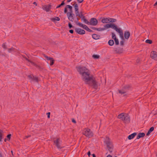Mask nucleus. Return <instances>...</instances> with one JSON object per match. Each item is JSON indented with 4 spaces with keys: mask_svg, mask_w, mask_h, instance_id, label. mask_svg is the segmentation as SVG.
I'll list each match as a JSON object with an SVG mask.
<instances>
[{
    "mask_svg": "<svg viewBox=\"0 0 157 157\" xmlns=\"http://www.w3.org/2000/svg\"><path fill=\"white\" fill-rule=\"evenodd\" d=\"M76 69L85 84L92 86L95 89H97L100 86L96 77L90 74V71L88 68L85 66H79L77 67Z\"/></svg>",
    "mask_w": 157,
    "mask_h": 157,
    "instance_id": "f257e3e1",
    "label": "nucleus"
},
{
    "mask_svg": "<svg viewBox=\"0 0 157 157\" xmlns=\"http://www.w3.org/2000/svg\"><path fill=\"white\" fill-rule=\"evenodd\" d=\"M64 13H67V15L68 20L73 22L74 21V18L73 16L72 7V6L67 5L64 9Z\"/></svg>",
    "mask_w": 157,
    "mask_h": 157,
    "instance_id": "f03ea898",
    "label": "nucleus"
},
{
    "mask_svg": "<svg viewBox=\"0 0 157 157\" xmlns=\"http://www.w3.org/2000/svg\"><path fill=\"white\" fill-rule=\"evenodd\" d=\"M117 26L114 23H110L107 24L104 26L103 28H96L92 27V29L95 30H96L98 31H103L106 30L108 29L111 28L115 30Z\"/></svg>",
    "mask_w": 157,
    "mask_h": 157,
    "instance_id": "7ed1b4c3",
    "label": "nucleus"
},
{
    "mask_svg": "<svg viewBox=\"0 0 157 157\" xmlns=\"http://www.w3.org/2000/svg\"><path fill=\"white\" fill-rule=\"evenodd\" d=\"M117 118L121 119L125 123H128L130 121V117L128 114L122 113L119 114Z\"/></svg>",
    "mask_w": 157,
    "mask_h": 157,
    "instance_id": "20e7f679",
    "label": "nucleus"
},
{
    "mask_svg": "<svg viewBox=\"0 0 157 157\" xmlns=\"http://www.w3.org/2000/svg\"><path fill=\"white\" fill-rule=\"evenodd\" d=\"M115 30L119 34L120 37L121 39L120 42V44L122 46L123 45L124 43V39L122 30L121 28L118 27L117 26Z\"/></svg>",
    "mask_w": 157,
    "mask_h": 157,
    "instance_id": "39448f33",
    "label": "nucleus"
},
{
    "mask_svg": "<svg viewBox=\"0 0 157 157\" xmlns=\"http://www.w3.org/2000/svg\"><path fill=\"white\" fill-rule=\"evenodd\" d=\"M131 88V86L129 85H124L123 86L121 89L119 90V92L121 94H124V96L126 95L127 92Z\"/></svg>",
    "mask_w": 157,
    "mask_h": 157,
    "instance_id": "423d86ee",
    "label": "nucleus"
},
{
    "mask_svg": "<svg viewBox=\"0 0 157 157\" xmlns=\"http://www.w3.org/2000/svg\"><path fill=\"white\" fill-rule=\"evenodd\" d=\"M83 134L88 138H91L93 136L94 133L90 129L88 128H85L83 131Z\"/></svg>",
    "mask_w": 157,
    "mask_h": 157,
    "instance_id": "0eeeda50",
    "label": "nucleus"
},
{
    "mask_svg": "<svg viewBox=\"0 0 157 157\" xmlns=\"http://www.w3.org/2000/svg\"><path fill=\"white\" fill-rule=\"evenodd\" d=\"M61 140L59 138H57L54 140V143L57 148L59 149H61L64 147V146L61 144Z\"/></svg>",
    "mask_w": 157,
    "mask_h": 157,
    "instance_id": "6e6552de",
    "label": "nucleus"
},
{
    "mask_svg": "<svg viewBox=\"0 0 157 157\" xmlns=\"http://www.w3.org/2000/svg\"><path fill=\"white\" fill-rule=\"evenodd\" d=\"M115 19L109 17H103L102 19L101 22L103 24H106L109 23H113L116 21Z\"/></svg>",
    "mask_w": 157,
    "mask_h": 157,
    "instance_id": "1a4fd4ad",
    "label": "nucleus"
},
{
    "mask_svg": "<svg viewBox=\"0 0 157 157\" xmlns=\"http://www.w3.org/2000/svg\"><path fill=\"white\" fill-rule=\"evenodd\" d=\"M98 22L97 20L94 18H92L90 21L89 25L92 26H96L98 24Z\"/></svg>",
    "mask_w": 157,
    "mask_h": 157,
    "instance_id": "9d476101",
    "label": "nucleus"
},
{
    "mask_svg": "<svg viewBox=\"0 0 157 157\" xmlns=\"http://www.w3.org/2000/svg\"><path fill=\"white\" fill-rule=\"evenodd\" d=\"M29 79L31 81H35L38 82L39 81V79L38 77L36 76H34L32 75H29L28 76Z\"/></svg>",
    "mask_w": 157,
    "mask_h": 157,
    "instance_id": "9b49d317",
    "label": "nucleus"
},
{
    "mask_svg": "<svg viewBox=\"0 0 157 157\" xmlns=\"http://www.w3.org/2000/svg\"><path fill=\"white\" fill-rule=\"evenodd\" d=\"M150 57L152 59L157 60V52L154 51H152L151 53Z\"/></svg>",
    "mask_w": 157,
    "mask_h": 157,
    "instance_id": "f8f14e48",
    "label": "nucleus"
},
{
    "mask_svg": "<svg viewBox=\"0 0 157 157\" xmlns=\"http://www.w3.org/2000/svg\"><path fill=\"white\" fill-rule=\"evenodd\" d=\"M112 38L114 40L115 44L117 45L119 44L118 39L117 38L116 34L113 32L111 33Z\"/></svg>",
    "mask_w": 157,
    "mask_h": 157,
    "instance_id": "ddd939ff",
    "label": "nucleus"
},
{
    "mask_svg": "<svg viewBox=\"0 0 157 157\" xmlns=\"http://www.w3.org/2000/svg\"><path fill=\"white\" fill-rule=\"evenodd\" d=\"M51 5L50 4L44 5L42 7V9L47 12L51 11Z\"/></svg>",
    "mask_w": 157,
    "mask_h": 157,
    "instance_id": "4468645a",
    "label": "nucleus"
},
{
    "mask_svg": "<svg viewBox=\"0 0 157 157\" xmlns=\"http://www.w3.org/2000/svg\"><path fill=\"white\" fill-rule=\"evenodd\" d=\"M75 32L80 35L84 34L85 33V31L80 28H77L75 29Z\"/></svg>",
    "mask_w": 157,
    "mask_h": 157,
    "instance_id": "2eb2a0df",
    "label": "nucleus"
},
{
    "mask_svg": "<svg viewBox=\"0 0 157 157\" xmlns=\"http://www.w3.org/2000/svg\"><path fill=\"white\" fill-rule=\"evenodd\" d=\"M104 142L107 145L108 147L110 144V141L109 138L108 137H106L104 138Z\"/></svg>",
    "mask_w": 157,
    "mask_h": 157,
    "instance_id": "dca6fc26",
    "label": "nucleus"
},
{
    "mask_svg": "<svg viewBox=\"0 0 157 157\" xmlns=\"http://www.w3.org/2000/svg\"><path fill=\"white\" fill-rule=\"evenodd\" d=\"M73 5L74 6L75 10L76 15L77 16H79L78 14V4L76 3H75Z\"/></svg>",
    "mask_w": 157,
    "mask_h": 157,
    "instance_id": "f3484780",
    "label": "nucleus"
},
{
    "mask_svg": "<svg viewBox=\"0 0 157 157\" xmlns=\"http://www.w3.org/2000/svg\"><path fill=\"white\" fill-rule=\"evenodd\" d=\"M130 36V33L129 31H126L124 32V38L126 40H128Z\"/></svg>",
    "mask_w": 157,
    "mask_h": 157,
    "instance_id": "a211bd4d",
    "label": "nucleus"
},
{
    "mask_svg": "<svg viewBox=\"0 0 157 157\" xmlns=\"http://www.w3.org/2000/svg\"><path fill=\"white\" fill-rule=\"evenodd\" d=\"M145 136V134L144 132L139 133L138 134L136 137V139H139L140 138L143 137Z\"/></svg>",
    "mask_w": 157,
    "mask_h": 157,
    "instance_id": "6ab92c4d",
    "label": "nucleus"
},
{
    "mask_svg": "<svg viewBox=\"0 0 157 157\" xmlns=\"http://www.w3.org/2000/svg\"><path fill=\"white\" fill-rule=\"evenodd\" d=\"M136 135L137 133L136 132H134L131 135H129L128 136V139L129 140H131L133 139Z\"/></svg>",
    "mask_w": 157,
    "mask_h": 157,
    "instance_id": "aec40b11",
    "label": "nucleus"
},
{
    "mask_svg": "<svg viewBox=\"0 0 157 157\" xmlns=\"http://www.w3.org/2000/svg\"><path fill=\"white\" fill-rule=\"evenodd\" d=\"M82 20L87 25H89L90 21H88L87 19H86L84 16H83L82 18Z\"/></svg>",
    "mask_w": 157,
    "mask_h": 157,
    "instance_id": "412c9836",
    "label": "nucleus"
},
{
    "mask_svg": "<svg viewBox=\"0 0 157 157\" xmlns=\"http://www.w3.org/2000/svg\"><path fill=\"white\" fill-rule=\"evenodd\" d=\"M50 19L52 21L54 22H55L56 21H59L60 20L59 18L58 17H52Z\"/></svg>",
    "mask_w": 157,
    "mask_h": 157,
    "instance_id": "4be33fe9",
    "label": "nucleus"
},
{
    "mask_svg": "<svg viewBox=\"0 0 157 157\" xmlns=\"http://www.w3.org/2000/svg\"><path fill=\"white\" fill-rule=\"evenodd\" d=\"M92 57L94 59H98L100 58V56L98 54H94L92 56Z\"/></svg>",
    "mask_w": 157,
    "mask_h": 157,
    "instance_id": "5701e85b",
    "label": "nucleus"
},
{
    "mask_svg": "<svg viewBox=\"0 0 157 157\" xmlns=\"http://www.w3.org/2000/svg\"><path fill=\"white\" fill-rule=\"evenodd\" d=\"M100 36L96 34H93L92 35V37L95 40H98L100 38Z\"/></svg>",
    "mask_w": 157,
    "mask_h": 157,
    "instance_id": "b1692460",
    "label": "nucleus"
},
{
    "mask_svg": "<svg viewBox=\"0 0 157 157\" xmlns=\"http://www.w3.org/2000/svg\"><path fill=\"white\" fill-rule=\"evenodd\" d=\"M154 130V128L153 127H151L150 129H149L147 132L146 134L147 136H149L151 133Z\"/></svg>",
    "mask_w": 157,
    "mask_h": 157,
    "instance_id": "393cba45",
    "label": "nucleus"
},
{
    "mask_svg": "<svg viewBox=\"0 0 157 157\" xmlns=\"http://www.w3.org/2000/svg\"><path fill=\"white\" fill-rule=\"evenodd\" d=\"M77 25H78L80 27L82 28L83 29H85V28H86V25L83 24L81 23H79V22L78 23H77Z\"/></svg>",
    "mask_w": 157,
    "mask_h": 157,
    "instance_id": "a878e982",
    "label": "nucleus"
},
{
    "mask_svg": "<svg viewBox=\"0 0 157 157\" xmlns=\"http://www.w3.org/2000/svg\"><path fill=\"white\" fill-rule=\"evenodd\" d=\"M115 51L118 54H121L123 52V49H116L115 50Z\"/></svg>",
    "mask_w": 157,
    "mask_h": 157,
    "instance_id": "bb28decb",
    "label": "nucleus"
},
{
    "mask_svg": "<svg viewBox=\"0 0 157 157\" xmlns=\"http://www.w3.org/2000/svg\"><path fill=\"white\" fill-rule=\"evenodd\" d=\"M108 44L111 46H113L114 44V42L113 40H110L108 42Z\"/></svg>",
    "mask_w": 157,
    "mask_h": 157,
    "instance_id": "cd10ccee",
    "label": "nucleus"
},
{
    "mask_svg": "<svg viewBox=\"0 0 157 157\" xmlns=\"http://www.w3.org/2000/svg\"><path fill=\"white\" fill-rule=\"evenodd\" d=\"M145 42L147 43V44H151L152 43V41L151 40H149V39H147V40H146L145 41Z\"/></svg>",
    "mask_w": 157,
    "mask_h": 157,
    "instance_id": "c85d7f7f",
    "label": "nucleus"
},
{
    "mask_svg": "<svg viewBox=\"0 0 157 157\" xmlns=\"http://www.w3.org/2000/svg\"><path fill=\"white\" fill-rule=\"evenodd\" d=\"M2 47L4 49H6L7 48V46L6 43H4L2 45Z\"/></svg>",
    "mask_w": 157,
    "mask_h": 157,
    "instance_id": "c756f323",
    "label": "nucleus"
},
{
    "mask_svg": "<svg viewBox=\"0 0 157 157\" xmlns=\"http://www.w3.org/2000/svg\"><path fill=\"white\" fill-rule=\"evenodd\" d=\"M50 66L52 65L54 63V60L52 58L50 60Z\"/></svg>",
    "mask_w": 157,
    "mask_h": 157,
    "instance_id": "7c9ffc66",
    "label": "nucleus"
},
{
    "mask_svg": "<svg viewBox=\"0 0 157 157\" xmlns=\"http://www.w3.org/2000/svg\"><path fill=\"white\" fill-rule=\"evenodd\" d=\"M14 51V49L13 48H11L8 49V51L9 52H11Z\"/></svg>",
    "mask_w": 157,
    "mask_h": 157,
    "instance_id": "2f4dec72",
    "label": "nucleus"
},
{
    "mask_svg": "<svg viewBox=\"0 0 157 157\" xmlns=\"http://www.w3.org/2000/svg\"><path fill=\"white\" fill-rule=\"evenodd\" d=\"M64 4H65V3H64V1H63L60 5L57 6L56 7V8H58L60 7L61 6L64 5Z\"/></svg>",
    "mask_w": 157,
    "mask_h": 157,
    "instance_id": "473e14b6",
    "label": "nucleus"
},
{
    "mask_svg": "<svg viewBox=\"0 0 157 157\" xmlns=\"http://www.w3.org/2000/svg\"><path fill=\"white\" fill-rule=\"evenodd\" d=\"M44 57L47 60H50L52 58H51L50 57H48V56H47L45 55H44Z\"/></svg>",
    "mask_w": 157,
    "mask_h": 157,
    "instance_id": "72a5a7b5",
    "label": "nucleus"
},
{
    "mask_svg": "<svg viewBox=\"0 0 157 157\" xmlns=\"http://www.w3.org/2000/svg\"><path fill=\"white\" fill-rule=\"evenodd\" d=\"M108 150L110 153H112L113 151V148L112 147H108Z\"/></svg>",
    "mask_w": 157,
    "mask_h": 157,
    "instance_id": "f704fd0d",
    "label": "nucleus"
},
{
    "mask_svg": "<svg viewBox=\"0 0 157 157\" xmlns=\"http://www.w3.org/2000/svg\"><path fill=\"white\" fill-rule=\"evenodd\" d=\"M85 29L89 32H91L92 31L87 26Z\"/></svg>",
    "mask_w": 157,
    "mask_h": 157,
    "instance_id": "c9c22d12",
    "label": "nucleus"
},
{
    "mask_svg": "<svg viewBox=\"0 0 157 157\" xmlns=\"http://www.w3.org/2000/svg\"><path fill=\"white\" fill-rule=\"evenodd\" d=\"M11 135L10 134L8 135L7 136V137L8 139V141H10V139Z\"/></svg>",
    "mask_w": 157,
    "mask_h": 157,
    "instance_id": "e433bc0d",
    "label": "nucleus"
},
{
    "mask_svg": "<svg viewBox=\"0 0 157 157\" xmlns=\"http://www.w3.org/2000/svg\"><path fill=\"white\" fill-rule=\"evenodd\" d=\"M68 26L69 27V29H71L72 27V25L70 22L68 23Z\"/></svg>",
    "mask_w": 157,
    "mask_h": 157,
    "instance_id": "4c0bfd02",
    "label": "nucleus"
},
{
    "mask_svg": "<svg viewBox=\"0 0 157 157\" xmlns=\"http://www.w3.org/2000/svg\"><path fill=\"white\" fill-rule=\"evenodd\" d=\"M29 62L32 65H34V66H36V64L35 63H34V62H33L32 61H30Z\"/></svg>",
    "mask_w": 157,
    "mask_h": 157,
    "instance_id": "58836bf2",
    "label": "nucleus"
},
{
    "mask_svg": "<svg viewBox=\"0 0 157 157\" xmlns=\"http://www.w3.org/2000/svg\"><path fill=\"white\" fill-rule=\"evenodd\" d=\"M50 112H48V113H47V115L48 116V118H49L50 117Z\"/></svg>",
    "mask_w": 157,
    "mask_h": 157,
    "instance_id": "ea45409f",
    "label": "nucleus"
},
{
    "mask_svg": "<svg viewBox=\"0 0 157 157\" xmlns=\"http://www.w3.org/2000/svg\"><path fill=\"white\" fill-rule=\"evenodd\" d=\"M72 121L74 123L76 124V121L74 119H72Z\"/></svg>",
    "mask_w": 157,
    "mask_h": 157,
    "instance_id": "a19ab883",
    "label": "nucleus"
},
{
    "mask_svg": "<svg viewBox=\"0 0 157 157\" xmlns=\"http://www.w3.org/2000/svg\"><path fill=\"white\" fill-rule=\"evenodd\" d=\"M2 134L1 133H0V141H2Z\"/></svg>",
    "mask_w": 157,
    "mask_h": 157,
    "instance_id": "79ce46f5",
    "label": "nucleus"
},
{
    "mask_svg": "<svg viewBox=\"0 0 157 157\" xmlns=\"http://www.w3.org/2000/svg\"><path fill=\"white\" fill-rule=\"evenodd\" d=\"M83 1V0H77V1L79 3H82Z\"/></svg>",
    "mask_w": 157,
    "mask_h": 157,
    "instance_id": "37998d69",
    "label": "nucleus"
},
{
    "mask_svg": "<svg viewBox=\"0 0 157 157\" xmlns=\"http://www.w3.org/2000/svg\"><path fill=\"white\" fill-rule=\"evenodd\" d=\"M87 155H88V156H89V157H90V151H89L88 153H87Z\"/></svg>",
    "mask_w": 157,
    "mask_h": 157,
    "instance_id": "c03bdc74",
    "label": "nucleus"
},
{
    "mask_svg": "<svg viewBox=\"0 0 157 157\" xmlns=\"http://www.w3.org/2000/svg\"><path fill=\"white\" fill-rule=\"evenodd\" d=\"M69 32L71 33H73V30L72 29L70 30H69Z\"/></svg>",
    "mask_w": 157,
    "mask_h": 157,
    "instance_id": "a18cd8bd",
    "label": "nucleus"
},
{
    "mask_svg": "<svg viewBox=\"0 0 157 157\" xmlns=\"http://www.w3.org/2000/svg\"><path fill=\"white\" fill-rule=\"evenodd\" d=\"M33 4H34L36 6H37V3L36 2H33Z\"/></svg>",
    "mask_w": 157,
    "mask_h": 157,
    "instance_id": "49530a36",
    "label": "nucleus"
},
{
    "mask_svg": "<svg viewBox=\"0 0 157 157\" xmlns=\"http://www.w3.org/2000/svg\"><path fill=\"white\" fill-rule=\"evenodd\" d=\"M157 6V2H156L154 5V6Z\"/></svg>",
    "mask_w": 157,
    "mask_h": 157,
    "instance_id": "de8ad7c7",
    "label": "nucleus"
},
{
    "mask_svg": "<svg viewBox=\"0 0 157 157\" xmlns=\"http://www.w3.org/2000/svg\"><path fill=\"white\" fill-rule=\"evenodd\" d=\"M7 140H8V139H7V138H5V139H4V141H5V142H6V141H7Z\"/></svg>",
    "mask_w": 157,
    "mask_h": 157,
    "instance_id": "09e8293b",
    "label": "nucleus"
},
{
    "mask_svg": "<svg viewBox=\"0 0 157 157\" xmlns=\"http://www.w3.org/2000/svg\"><path fill=\"white\" fill-rule=\"evenodd\" d=\"M92 155L93 157H96V155L94 154H93Z\"/></svg>",
    "mask_w": 157,
    "mask_h": 157,
    "instance_id": "8fccbe9b",
    "label": "nucleus"
},
{
    "mask_svg": "<svg viewBox=\"0 0 157 157\" xmlns=\"http://www.w3.org/2000/svg\"><path fill=\"white\" fill-rule=\"evenodd\" d=\"M140 61V59H137V62H138V63H139V62Z\"/></svg>",
    "mask_w": 157,
    "mask_h": 157,
    "instance_id": "3c124183",
    "label": "nucleus"
},
{
    "mask_svg": "<svg viewBox=\"0 0 157 157\" xmlns=\"http://www.w3.org/2000/svg\"><path fill=\"white\" fill-rule=\"evenodd\" d=\"M71 0H67V2H71Z\"/></svg>",
    "mask_w": 157,
    "mask_h": 157,
    "instance_id": "603ef678",
    "label": "nucleus"
},
{
    "mask_svg": "<svg viewBox=\"0 0 157 157\" xmlns=\"http://www.w3.org/2000/svg\"><path fill=\"white\" fill-rule=\"evenodd\" d=\"M26 60H27L29 62H30V61L29 59H26Z\"/></svg>",
    "mask_w": 157,
    "mask_h": 157,
    "instance_id": "864d4df0",
    "label": "nucleus"
},
{
    "mask_svg": "<svg viewBox=\"0 0 157 157\" xmlns=\"http://www.w3.org/2000/svg\"><path fill=\"white\" fill-rule=\"evenodd\" d=\"M30 135H29V136H26V138H28V137H30Z\"/></svg>",
    "mask_w": 157,
    "mask_h": 157,
    "instance_id": "5fc2aeb1",
    "label": "nucleus"
},
{
    "mask_svg": "<svg viewBox=\"0 0 157 157\" xmlns=\"http://www.w3.org/2000/svg\"><path fill=\"white\" fill-rule=\"evenodd\" d=\"M11 153H12V155H13V151H11Z\"/></svg>",
    "mask_w": 157,
    "mask_h": 157,
    "instance_id": "6e6d98bb",
    "label": "nucleus"
},
{
    "mask_svg": "<svg viewBox=\"0 0 157 157\" xmlns=\"http://www.w3.org/2000/svg\"><path fill=\"white\" fill-rule=\"evenodd\" d=\"M0 157H2L1 154H0Z\"/></svg>",
    "mask_w": 157,
    "mask_h": 157,
    "instance_id": "4d7b16f0",
    "label": "nucleus"
},
{
    "mask_svg": "<svg viewBox=\"0 0 157 157\" xmlns=\"http://www.w3.org/2000/svg\"><path fill=\"white\" fill-rule=\"evenodd\" d=\"M115 157H117L116 156H115Z\"/></svg>",
    "mask_w": 157,
    "mask_h": 157,
    "instance_id": "13d9d810",
    "label": "nucleus"
},
{
    "mask_svg": "<svg viewBox=\"0 0 157 157\" xmlns=\"http://www.w3.org/2000/svg\"><path fill=\"white\" fill-rule=\"evenodd\" d=\"M156 156H157V155H156Z\"/></svg>",
    "mask_w": 157,
    "mask_h": 157,
    "instance_id": "bf43d9fd",
    "label": "nucleus"
}]
</instances>
